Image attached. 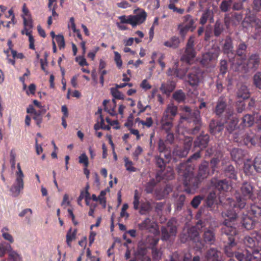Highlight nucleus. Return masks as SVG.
I'll return each mask as SVG.
<instances>
[{
    "label": "nucleus",
    "mask_w": 261,
    "mask_h": 261,
    "mask_svg": "<svg viewBox=\"0 0 261 261\" xmlns=\"http://www.w3.org/2000/svg\"><path fill=\"white\" fill-rule=\"evenodd\" d=\"M225 218L221 228L222 236L227 237L228 242L225 247V252L228 257L235 256L239 261H261V245L256 240L255 233L246 236L244 244L246 249L242 252L236 251L234 236L238 233L237 222L238 215L236 212L229 210L222 213Z\"/></svg>",
    "instance_id": "obj_1"
},
{
    "label": "nucleus",
    "mask_w": 261,
    "mask_h": 261,
    "mask_svg": "<svg viewBox=\"0 0 261 261\" xmlns=\"http://www.w3.org/2000/svg\"><path fill=\"white\" fill-rule=\"evenodd\" d=\"M240 191L241 194H238L236 196V200L235 201L229 197L223 199L219 197V202L225 208H227V206H229L225 212L231 210L236 212L238 214L237 211L245 208L247 200L253 201L256 199L254 188L250 183L244 182L240 188ZM223 213H225V212Z\"/></svg>",
    "instance_id": "obj_2"
},
{
    "label": "nucleus",
    "mask_w": 261,
    "mask_h": 261,
    "mask_svg": "<svg viewBox=\"0 0 261 261\" xmlns=\"http://www.w3.org/2000/svg\"><path fill=\"white\" fill-rule=\"evenodd\" d=\"M193 167L187 163H181L177 167L178 174L183 177V183L186 188V191L190 193L198 188L202 180L193 174Z\"/></svg>",
    "instance_id": "obj_3"
},
{
    "label": "nucleus",
    "mask_w": 261,
    "mask_h": 261,
    "mask_svg": "<svg viewBox=\"0 0 261 261\" xmlns=\"http://www.w3.org/2000/svg\"><path fill=\"white\" fill-rule=\"evenodd\" d=\"M177 107L173 104L168 105L160 122V127L162 130L165 132L171 131L173 126V121L177 114Z\"/></svg>",
    "instance_id": "obj_4"
},
{
    "label": "nucleus",
    "mask_w": 261,
    "mask_h": 261,
    "mask_svg": "<svg viewBox=\"0 0 261 261\" xmlns=\"http://www.w3.org/2000/svg\"><path fill=\"white\" fill-rule=\"evenodd\" d=\"M258 137L253 132L249 131L246 132L243 136L240 133H235L233 134V141L240 145H244L251 147L257 144Z\"/></svg>",
    "instance_id": "obj_5"
},
{
    "label": "nucleus",
    "mask_w": 261,
    "mask_h": 261,
    "mask_svg": "<svg viewBox=\"0 0 261 261\" xmlns=\"http://www.w3.org/2000/svg\"><path fill=\"white\" fill-rule=\"evenodd\" d=\"M180 240L182 243H185L188 240H191L195 243L194 247L197 250H199L204 247V243L200 240L199 233L196 227L190 228L187 233H182L180 235Z\"/></svg>",
    "instance_id": "obj_6"
},
{
    "label": "nucleus",
    "mask_w": 261,
    "mask_h": 261,
    "mask_svg": "<svg viewBox=\"0 0 261 261\" xmlns=\"http://www.w3.org/2000/svg\"><path fill=\"white\" fill-rule=\"evenodd\" d=\"M184 110L188 113V116L182 118L187 119L189 122H192L194 127L191 129V133L193 134L197 133L200 130L201 126L200 111L198 110H194L192 112L191 108L188 106H185L184 108Z\"/></svg>",
    "instance_id": "obj_7"
},
{
    "label": "nucleus",
    "mask_w": 261,
    "mask_h": 261,
    "mask_svg": "<svg viewBox=\"0 0 261 261\" xmlns=\"http://www.w3.org/2000/svg\"><path fill=\"white\" fill-rule=\"evenodd\" d=\"M247 45L244 42H241L237 46L236 54L233 59L232 64L240 67L242 65L246 60V50Z\"/></svg>",
    "instance_id": "obj_8"
},
{
    "label": "nucleus",
    "mask_w": 261,
    "mask_h": 261,
    "mask_svg": "<svg viewBox=\"0 0 261 261\" xmlns=\"http://www.w3.org/2000/svg\"><path fill=\"white\" fill-rule=\"evenodd\" d=\"M18 171L17 172V177L15 183L10 189L12 195L14 197L17 196L20 191L23 190L24 187L23 184V173L21 169L20 163H18L17 165Z\"/></svg>",
    "instance_id": "obj_9"
},
{
    "label": "nucleus",
    "mask_w": 261,
    "mask_h": 261,
    "mask_svg": "<svg viewBox=\"0 0 261 261\" xmlns=\"http://www.w3.org/2000/svg\"><path fill=\"white\" fill-rule=\"evenodd\" d=\"M225 125L226 130L231 133L236 129L238 123V119L234 115L233 109L227 110V115L225 116Z\"/></svg>",
    "instance_id": "obj_10"
},
{
    "label": "nucleus",
    "mask_w": 261,
    "mask_h": 261,
    "mask_svg": "<svg viewBox=\"0 0 261 261\" xmlns=\"http://www.w3.org/2000/svg\"><path fill=\"white\" fill-rule=\"evenodd\" d=\"M202 74V71L198 67H191L188 75L189 84L192 86H197Z\"/></svg>",
    "instance_id": "obj_11"
},
{
    "label": "nucleus",
    "mask_w": 261,
    "mask_h": 261,
    "mask_svg": "<svg viewBox=\"0 0 261 261\" xmlns=\"http://www.w3.org/2000/svg\"><path fill=\"white\" fill-rule=\"evenodd\" d=\"M193 140L191 138L186 139L182 147H176L173 151L174 156L184 158L188 154L192 145Z\"/></svg>",
    "instance_id": "obj_12"
},
{
    "label": "nucleus",
    "mask_w": 261,
    "mask_h": 261,
    "mask_svg": "<svg viewBox=\"0 0 261 261\" xmlns=\"http://www.w3.org/2000/svg\"><path fill=\"white\" fill-rule=\"evenodd\" d=\"M211 183L213 187L220 192H227L231 189L230 184L226 179L219 180L213 178Z\"/></svg>",
    "instance_id": "obj_13"
},
{
    "label": "nucleus",
    "mask_w": 261,
    "mask_h": 261,
    "mask_svg": "<svg viewBox=\"0 0 261 261\" xmlns=\"http://www.w3.org/2000/svg\"><path fill=\"white\" fill-rule=\"evenodd\" d=\"M228 109H232L227 108V99L224 96H220L216 102L214 112L216 115L220 117L225 111L226 112L225 115H227V110Z\"/></svg>",
    "instance_id": "obj_14"
},
{
    "label": "nucleus",
    "mask_w": 261,
    "mask_h": 261,
    "mask_svg": "<svg viewBox=\"0 0 261 261\" xmlns=\"http://www.w3.org/2000/svg\"><path fill=\"white\" fill-rule=\"evenodd\" d=\"M209 141L210 137L207 134H201L194 141V147L202 150L207 146Z\"/></svg>",
    "instance_id": "obj_15"
},
{
    "label": "nucleus",
    "mask_w": 261,
    "mask_h": 261,
    "mask_svg": "<svg viewBox=\"0 0 261 261\" xmlns=\"http://www.w3.org/2000/svg\"><path fill=\"white\" fill-rule=\"evenodd\" d=\"M130 25L133 28L143 23L146 19L147 13L142 10L140 13L135 15H130Z\"/></svg>",
    "instance_id": "obj_16"
},
{
    "label": "nucleus",
    "mask_w": 261,
    "mask_h": 261,
    "mask_svg": "<svg viewBox=\"0 0 261 261\" xmlns=\"http://www.w3.org/2000/svg\"><path fill=\"white\" fill-rule=\"evenodd\" d=\"M158 150L160 154L163 155L164 157L171 156V151L170 147L167 146L166 142L163 139H160L158 143Z\"/></svg>",
    "instance_id": "obj_17"
},
{
    "label": "nucleus",
    "mask_w": 261,
    "mask_h": 261,
    "mask_svg": "<svg viewBox=\"0 0 261 261\" xmlns=\"http://www.w3.org/2000/svg\"><path fill=\"white\" fill-rule=\"evenodd\" d=\"M260 63V58L257 54H251L247 61L246 66L248 69H256Z\"/></svg>",
    "instance_id": "obj_18"
},
{
    "label": "nucleus",
    "mask_w": 261,
    "mask_h": 261,
    "mask_svg": "<svg viewBox=\"0 0 261 261\" xmlns=\"http://www.w3.org/2000/svg\"><path fill=\"white\" fill-rule=\"evenodd\" d=\"M246 154V151L239 148H234L230 151L232 160L236 162L243 161Z\"/></svg>",
    "instance_id": "obj_19"
},
{
    "label": "nucleus",
    "mask_w": 261,
    "mask_h": 261,
    "mask_svg": "<svg viewBox=\"0 0 261 261\" xmlns=\"http://www.w3.org/2000/svg\"><path fill=\"white\" fill-rule=\"evenodd\" d=\"M210 175L208 168V162L205 161H203L199 167L197 176L201 180L207 178Z\"/></svg>",
    "instance_id": "obj_20"
},
{
    "label": "nucleus",
    "mask_w": 261,
    "mask_h": 261,
    "mask_svg": "<svg viewBox=\"0 0 261 261\" xmlns=\"http://www.w3.org/2000/svg\"><path fill=\"white\" fill-rule=\"evenodd\" d=\"M222 50L224 54L227 55L228 57H229V55H234L232 40L230 37H226L222 46Z\"/></svg>",
    "instance_id": "obj_21"
},
{
    "label": "nucleus",
    "mask_w": 261,
    "mask_h": 261,
    "mask_svg": "<svg viewBox=\"0 0 261 261\" xmlns=\"http://www.w3.org/2000/svg\"><path fill=\"white\" fill-rule=\"evenodd\" d=\"M171 160V156L164 157L163 155H156L154 156V160L156 166L160 169L161 170L165 169L166 166L168 164Z\"/></svg>",
    "instance_id": "obj_22"
},
{
    "label": "nucleus",
    "mask_w": 261,
    "mask_h": 261,
    "mask_svg": "<svg viewBox=\"0 0 261 261\" xmlns=\"http://www.w3.org/2000/svg\"><path fill=\"white\" fill-rule=\"evenodd\" d=\"M250 25L254 29L255 38L261 37V20L255 17L250 18Z\"/></svg>",
    "instance_id": "obj_23"
},
{
    "label": "nucleus",
    "mask_w": 261,
    "mask_h": 261,
    "mask_svg": "<svg viewBox=\"0 0 261 261\" xmlns=\"http://www.w3.org/2000/svg\"><path fill=\"white\" fill-rule=\"evenodd\" d=\"M205 257L207 261H220L221 258V252L212 248L207 251Z\"/></svg>",
    "instance_id": "obj_24"
},
{
    "label": "nucleus",
    "mask_w": 261,
    "mask_h": 261,
    "mask_svg": "<svg viewBox=\"0 0 261 261\" xmlns=\"http://www.w3.org/2000/svg\"><path fill=\"white\" fill-rule=\"evenodd\" d=\"M209 126L211 133L214 135H217L223 130L224 125L218 121L212 120L210 123Z\"/></svg>",
    "instance_id": "obj_25"
},
{
    "label": "nucleus",
    "mask_w": 261,
    "mask_h": 261,
    "mask_svg": "<svg viewBox=\"0 0 261 261\" xmlns=\"http://www.w3.org/2000/svg\"><path fill=\"white\" fill-rule=\"evenodd\" d=\"M138 227L141 231L151 232L154 229V225L151 219L147 218L138 224Z\"/></svg>",
    "instance_id": "obj_26"
},
{
    "label": "nucleus",
    "mask_w": 261,
    "mask_h": 261,
    "mask_svg": "<svg viewBox=\"0 0 261 261\" xmlns=\"http://www.w3.org/2000/svg\"><path fill=\"white\" fill-rule=\"evenodd\" d=\"M216 58L215 54L207 52L202 55L200 63L203 67H207L210 66L211 63L215 60Z\"/></svg>",
    "instance_id": "obj_27"
},
{
    "label": "nucleus",
    "mask_w": 261,
    "mask_h": 261,
    "mask_svg": "<svg viewBox=\"0 0 261 261\" xmlns=\"http://www.w3.org/2000/svg\"><path fill=\"white\" fill-rule=\"evenodd\" d=\"M103 105L105 110L107 111L110 115L114 116L116 114L115 108L117 105L115 99H113L112 101H110V100H104Z\"/></svg>",
    "instance_id": "obj_28"
},
{
    "label": "nucleus",
    "mask_w": 261,
    "mask_h": 261,
    "mask_svg": "<svg viewBox=\"0 0 261 261\" xmlns=\"http://www.w3.org/2000/svg\"><path fill=\"white\" fill-rule=\"evenodd\" d=\"M209 20L210 23L214 21V13L213 12L209 9L205 10L202 14L200 18L199 23L202 24H205L207 21Z\"/></svg>",
    "instance_id": "obj_29"
},
{
    "label": "nucleus",
    "mask_w": 261,
    "mask_h": 261,
    "mask_svg": "<svg viewBox=\"0 0 261 261\" xmlns=\"http://www.w3.org/2000/svg\"><path fill=\"white\" fill-rule=\"evenodd\" d=\"M196 56V51L194 48H186L185 53L181 58V60L186 63L190 64L191 61Z\"/></svg>",
    "instance_id": "obj_30"
},
{
    "label": "nucleus",
    "mask_w": 261,
    "mask_h": 261,
    "mask_svg": "<svg viewBox=\"0 0 261 261\" xmlns=\"http://www.w3.org/2000/svg\"><path fill=\"white\" fill-rule=\"evenodd\" d=\"M203 241H202L204 243H206L209 245L214 244L215 240V233L212 230L207 229L205 231L203 234Z\"/></svg>",
    "instance_id": "obj_31"
},
{
    "label": "nucleus",
    "mask_w": 261,
    "mask_h": 261,
    "mask_svg": "<svg viewBox=\"0 0 261 261\" xmlns=\"http://www.w3.org/2000/svg\"><path fill=\"white\" fill-rule=\"evenodd\" d=\"M176 87V83L173 81H168L166 83H163L160 87L163 93L168 94L172 92Z\"/></svg>",
    "instance_id": "obj_32"
},
{
    "label": "nucleus",
    "mask_w": 261,
    "mask_h": 261,
    "mask_svg": "<svg viewBox=\"0 0 261 261\" xmlns=\"http://www.w3.org/2000/svg\"><path fill=\"white\" fill-rule=\"evenodd\" d=\"M237 95L238 98L243 99L248 98L250 97V93L247 87L244 85H240L237 92Z\"/></svg>",
    "instance_id": "obj_33"
},
{
    "label": "nucleus",
    "mask_w": 261,
    "mask_h": 261,
    "mask_svg": "<svg viewBox=\"0 0 261 261\" xmlns=\"http://www.w3.org/2000/svg\"><path fill=\"white\" fill-rule=\"evenodd\" d=\"M225 176L230 179L237 180V172L235 170L234 167L231 165L226 166L224 170Z\"/></svg>",
    "instance_id": "obj_34"
},
{
    "label": "nucleus",
    "mask_w": 261,
    "mask_h": 261,
    "mask_svg": "<svg viewBox=\"0 0 261 261\" xmlns=\"http://www.w3.org/2000/svg\"><path fill=\"white\" fill-rule=\"evenodd\" d=\"M180 44V39L177 36H173L168 40L164 43V45L168 47L172 48L173 49L178 47Z\"/></svg>",
    "instance_id": "obj_35"
},
{
    "label": "nucleus",
    "mask_w": 261,
    "mask_h": 261,
    "mask_svg": "<svg viewBox=\"0 0 261 261\" xmlns=\"http://www.w3.org/2000/svg\"><path fill=\"white\" fill-rule=\"evenodd\" d=\"M185 200L186 196L185 195L181 194L177 196L174 203L175 211L176 212L181 211L184 206Z\"/></svg>",
    "instance_id": "obj_36"
},
{
    "label": "nucleus",
    "mask_w": 261,
    "mask_h": 261,
    "mask_svg": "<svg viewBox=\"0 0 261 261\" xmlns=\"http://www.w3.org/2000/svg\"><path fill=\"white\" fill-rule=\"evenodd\" d=\"M177 65H176V76L180 79H182L188 72V70H190V64L186 63V65H182L180 68H177Z\"/></svg>",
    "instance_id": "obj_37"
},
{
    "label": "nucleus",
    "mask_w": 261,
    "mask_h": 261,
    "mask_svg": "<svg viewBox=\"0 0 261 261\" xmlns=\"http://www.w3.org/2000/svg\"><path fill=\"white\" fill-rule=\"evenodd\" d=\"M111 126L109 125H105L104 118L102 116H99L97 118V122L94 125V129L97 131L99 129L105 130H110Z\"/></svg>",
    "instance_id": "obj_38"
},
{
    "label": "nucleus",
    "mask_w": 261,
    "mask_h": 261,
    "mask_svg": "<svg viewBox=\"0 0 261 261\" xmlns=\"http://www.w3.org/2000/svg\"><path fill=\"white\" fill-rule=\"evenodd\" d=\"M255 220L249 216L244 217L242 220L243 225L246 229L248 230L253 228L255 226Z\"/></svg>",
    "instance_id": "obj_39"
},
{
    "label": "nucleus",
    "mask_w": 261,
    "mask_h": 261,
    "mask_svg": "<svg viewBox=\"0 0 261 261\" xmlns=\"http://www.w3.org/2000/svg\"><path fill=\"white\" fill-rule=\"evenodd\" d=\"M254 121V116L252 115L246 114L242 118L241 125L243 127H250Z\"/></svg>",
    "instance_id": "obj_40"
},
{
    "label": "nucleus",
    "mask_w": 261,
    "mask_h": 261,
    "mask_svg": "<svg viewBox=\"0 0 261 261\" xmlns=\"http://www.w3.org/2000/svg\"><path fill=\"white\" fill-rule=\"evenodd\" d=\"M158 182L156 180L152 178L147 182L145 185V191L147 194H151L154 192V188L156 186Z\"/></svg>",
    "instance_id": "obj_41"
},
{
    "label": "nucleus",
    "mask_w": 261,
    "mask_h": 261,
    "mask_svg": "<svg viewBox=\"0 0 261 261\" xmlns=\"http://www.w3.org/2000/svg\"><path fill=\"white\" fill-rule=\"evenodd\" d=\"M224 28L223 23L219 20H217L214 26V34L215 37H219L223 32Z\"/></svg>",
    "instance_id": "obj_42"
},
{
    "label": "nucleus",
    "mask_w": 261,
    "mask_h": 261,
    "mask_svg": "<svg viewBox=\"0 0 261 261\" xmlns=\"http://www.w3.org/2000/svg\"><path fill=\"white\" fill-rule=\"evenodd\" d=\"M182 19L183 22L182 23H184L185 25L191 29V31H193L195 29V27L194 26L195 21L192 16L190 14H188L184 16Z\"/></svg>",
    "instance_id": "obj_43"
},
{
    "label": "nucleus",
    "mask_w": 261,
    "mask_h": 261,
    "mask_svg": "<svg viewBox=\"0 0 261 261\" xmlns=\"http://www.w3.org/2000/svg\"><path fill=\"white\" fill-rule=\"evenodd\" d=\"M11 248L12 247L10 244L5 242L0 243V257H4L6 253H9Z\"/></svg>",
    "instance_id": "obj_44"
},
{
    "label": "nucleus",
    "mask_w": 261,
    "mask_h": 261,
    "mask_svg": "<svg viewBox=\"0 0 261 261\" xmlns=\"http://www.w3.org/2000/svg\"><path fill=\"white\" fill-rule=\"evenodd\" d=\"M76 233V229H74V230L72 231V228L71 227L68 230L66 234V242L68 246L70 247L71 242L73 240L75 239Z\"/></svg>",
    "instance_id": "obj_45"
},
{
    "label": "nucleus",
    "mask_w": 261,
    "mask_h": 261,
    "mask_svg": "<svg viewBox=\"0 0 261 261\" xmlns=\"http://www.w3.org/2000/svg\"><path fill=\"white\" fill-rule=\"evenodd\" d=\"M248 214L257 217L261 215V207L253 204L250 206V209L248 210Z\"/></svg>",
    "instance_id": "obj_46"
},
{
    "label": "nucleus",
    "mask_w": 261,
    "mask_h": 261,
    "mask_svg": "<svg viewBox=\"0 0 261 261\" xmlns=\"http://www.w3.org/2000/svg\"><path fill=\"white\" fill-rule=\"evenodd\" d=\"M217 203V195L215 192H212L208 195L206 200V203L207 206L211 207L212 206Z\"/></svg>",
    "instance_id": "obj_47"
},
{
    "label": "nucleus",
    "mask_w": 261,
    "mask_h": 261,
    "mask_svg": "<svg viewBox=\"0 0 261 261\" xmlns=\"http://www.w3.org/2000/svg\"><path fill=\"white\" fill-rule=\"evenodd\" d=\"M7 260L22 261V257L20 254H18L16 251L13 250L11 249V250L9 252Z\"/></svg>",
    "instance_id": "obj_48"
},
{
    "label": "nucleus",
    "mask_w": 261,
    "mask_h": 261,
    "mask_svg": "<svg viewBox=\"0 0 261 261\" xmlns=\"http://www.w3.org/2000/svg\"><path fill=\"white\" fill-rule=\"evenodd\" d=\"M224 23L227 28L228 29L231 25H237V23L233 19L232 13L226 14L224 17Z\"/></svg>",
    "instance_id": "obj_49"
},
{
    "label": "nucleus",
    "mask_w": 261,
    "mask_h": 261,
    "mask_svg": "<svg viewBox=\"0 0 261 261\" xmlns=\"http://www.w3.org/2000/svg\"><path fill=\"white\" fill-rule=\"evenodd\" d=\"M152 207L149 201L142 202L141 204L139 212L141 215H145L151 210Z\"/></svg>",
    "instance_id": "obj_50"
},
{
    "label": "nucleus",
    "mask_w": 261,
    "mask_h": 261,
    "mask_svg": "<svg viewBox=\"0 0 261 261\" xmlns=\"http://www.w3.org/2000/svg\"><path fill=\"white\" fill-rule=\"evenodd\" d=\"M173 98L178 103H180L185 100L186 95L181 90H179L175 91L173 94Z\"/></svg>",
    "instance_id": "obj_51"
},
{
    "label": "nucleus",
    "mask_w": 261,
    "mask_h": 261,
    "mask_svg": "<svg viewBox=\"0 0 261 261\" xmlns=\"http://www.w3.org/2000/svg\"><path fill=\"white\" fill-rule=\"evenodd\" d=\"M88 188H89V187H88V186H87V187L86 188L85 191H82L81 192L80 195V196H79V197H78V199H77V202H78L79 204H80V202L84 198L85 199V201H86V204L87 205L88 204V199H90V198H89L90 194H89V193L88 191Z\"/></svg>",
    "instance_id": "obj_52"
},
{
    "label": "nucleus",
    "mask_w": 261,
    "mask_h": 261,
    "mask_svg": "<svg viewBox=\"0 0 261 261\" xmlns=\"http://www.w3.org/2000/svg\"><path fill=\"white\" fill-rule=\"evenodd\" d=\"M253 167L257 172L261 173V154H258L254 159Z\"/></svg>",
    "instance_id": "obj_53"
},
{
    "label": "nucleus",
    "mask_w": 261,
    "mask_h": 261,
    "mask_svg": "<svg viewBox=\"0 0 261 261\" xmlns=\"http://www.w3.org/2000/svg\"><path fill=\"white\" fill-rule=\"evenodd\" d=\"M22 18L24 26V30H26V32H29V30H31L33 28V21L32 18H27L23 16Z\"/></svg>",
    "instance_id": "obj_54"
},
{
    "label": "nucleus",
    "mask_w": 261,
    "mask_h": 261,
    "mask_svg": "<svg viewBox=\"0 0 261 261\" xmlns=\"http://www.w3.org/2000/svg\"><path fill=\"white\" fill-rule=\"evenodd\" d=\"M178 30L179 31V35L183 38H185L189 30L191 31V29L185 25L184 23L178 24Z\"/></svg>",
    "instance_id": "obj_55"
},
{
    "label": "nucleus",
    "mask_w": 261,
    "mask_h": 261,
    "mask_svg": "<svg viewBox=\"0 0 261 261\" xmlns=\"http://www.w3.org/2000/svg\"><path fill=\"white\" fill-rule=\"evenodd\" d=\"M111 93L114 97L113 99H124V95L120 92L117 88H111Z\"/></svg>",
    "instance_id": "obj_56"
},
{
    "label": "nucleus",
    "mask_w": 261,
    "mask_h": 261,
    "mask_svg": "<svg viewBox=\"0 0 261 261\" xmlns=\"http://www.w3.org/2000/svg\"><path fill=\"white\" fill-rule=\"evenodd\" d=\"M159 241V238L156 237H148L147 240V242L149 245V248H150L151 250L153 248H156V246L158 244Z\"/></svg>",
    "instance_id": "obj_57"
},
{
    "label": "nucleus",
    "mask_w": 261,
    "mask_h": 261,
    "mask_svg": "<svg viewBox=\"0 0 261 261\" xmlns=\"http://www.w3.org/2000/svg\"><path fill=\"white\" fill-rule=\"evenodd\" d=\"M202 199L203 197L201 196L198 195L195 196L191 201V206L194 208H197Z\"/></svg>",
    "instance_id": "obj_58"
},
{
    "label": "nucleus",
    "mask_w": 261,
    "mask_h": 261,
    "mask_svg": "<svg viewBox=\"0 0 261 261\" xmlns=\"http://www.w3.org/2000/svg\"><path fill=\"white\" fill-rule=\"evenodd\" d=\"M253 164L250 161H247L244 163V171L246 174H251L253 170Z\"/></svg>",
    "instance_id": "obj_59"
},
{
    "label": "nucleus",
    "mask_w": 261,
    "mask_h": 261,
    "mask_svg": "<svg viewBox=\"0 0 261 261\" xmlns=\"http://www.w3.org/2000/svg\"><path fill=\"white\" fill-rule=\"evenodd\" d=\"M253 84L259 89H261V73L259 72L255 73L253 76Z\"/></svg>",
    "instance_id": "obj_60"
},
{
    "label": "nucleus",
    "mask_w": 261,
    "mask_h": 261,
    "mask_svg": "<svg viewBox=\"0 0 261 261\" xmlns=\"http://www.w3.org/2000/svg\"><path fill=\"white\" fill-rule=\"evenodd\" d=\"M152 250V256L154 261H159L162 256V252L157 248H153Z\"/></svg>",
    "instance_id": "obj_61"
},
{
    "label": "nucleus",
    "mask_w": 261,
    "mask_h": 261,
    "mask_svg": "<svg viewBox=\"0 0 261 261\" xmlns=\"http://www.w3.org/2000/svg\"><path fill=\"white\" fill-rule=\"evenodd\" d=\"M228 70V64L226 60H221L220 63V72L224 75L227 72Z\"/></svg>",
    "instance_id": "obj_62"
},
{
    "label": "nucleus",
    "mask_w": 261,
    "mask_h": 261,
    "mask_svg": "<svg viewBox=\"0 0 261 261\" xmlns=\"http://www.w3.org/2000/svg\"><path fill=\"white\" fill-rule=\"evenodd\" d=\"M125 167L127 171L130 172L136 171V168H135L133 165V162L129 161L127 158H124Z\"/></svg>",
    "instance_id": "obj_63"
},
{
    "label": "nucleus",
    "mask_w": 261,
    "mask_h": 261,
    "mask_svg": "<svg viewBox=\"0 0 261 261\" xmlns=\"http://www.w3.org/2000/svg\"><path fill=\"white\" fill-rule=\"evenodd\" d=\"M56 40L58 44L60 49L64 48L65 47V40L64 36L62 35H57Z\"/></svg>",
    "instance_id": "obj_64"
}]
</instances>
